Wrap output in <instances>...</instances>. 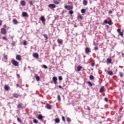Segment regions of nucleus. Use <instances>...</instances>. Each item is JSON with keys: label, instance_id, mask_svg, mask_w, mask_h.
Wrapping results in <instances>:
<instances>
[{"label": "nucleus", "instance_id": "1", "mask_svg": "<svg viewBox=\"0 0 124 124\" xmlns=\"http://www.w3.org/2000/svg\"><path fill=\"white\" fill-rule=\"evenodd\" d=\"M64 8H65V9H67V10H72V9H73V6L72 5H65L64 6Z\"/></svg>", "mask_w": 124, "mask_h": 124}, {"label": "nucleus", "instance_id": "2", "mask_svg": "<svg viewBox=\"0 0 124 124\" xmlns=\"http://www.w3.org/2000/svg\"><path fill=\"white\" fill-rule=\"evenodd\" d=\"M12 63L15 66H19V62L15 60H12Z\"/></svg>", "mask_w": 124, "mask_h": 124}, {"label": "nucleus", "instance_id": "3", "mask_svg": "<svg viewBox=\"0 0 124 124\" xmlns=\"http://www.w3.org/2000/svg\"><path fill=\"white\" fill-rule=\"evenodd\" d=\"M40 20L42 21V22L43 24H44V25H45L46 19H45V17H44V16H41L40 18Z\"/></svg>", "mask_w": 124, "mask_h": 124}, {"label": "nucleus", "instance_id": "4", "mask_svg": "<svg viewBox=\"0 0 124 124\" xmlns=\"http://www.w3.org/2000/svg\"><path fill=\"white\" fill-rule=\"evenodd\" d=\"M91 48H90V47H86L85 48V53L86 54H90V53H91Z\"/></svg>", "mask_w": 124, "mask_h": 124}, {"label": "nucleus", "instance_id": "5", "mask_svg": "<svg viewBox=\"0 0 124 124\" xmlns=\"http://www.w3.org/2000/svg\"><path fill=\"white\" fill-rule=\"evenodd\" d=\"M57 42L59 44H60V45H62L63 41L62 39H58Z\"/></svg>", "mask_w": 124, "mask_h": 124}, {"label": "nucleus", "instance_id": "6", "mask_svg": "<svg viewBox=\"0 0 124 124\" xmlns=\"http://www.w3.org/2000/svg\"><path fill=\"white\" fill-rule=\"evenodd\" d=\"M58 80V78H57L56 77H54L52 78V81L54 82V84L55 85H57V81Z\"/></svg>", "mask_w": 124, "mask_h": 124}, {"label": "nucleus", "instance_id": "7", "mask_svg": "<svg viewBox=\"0 0 124 124\" xmlns=\"http://www.w3.org/2000/svg\"><path fill=\"white\" fill-rule=\"evenodd\" d=\"M48 7H49V8H56V5L55 4H49Z\"/></svg>", "mask_w": 124, "mask_h": 124}, {"label": "nucleus", "instance_id": "8", "mask_svg": "<svg viewBox=\"0 0 124 124\" xmlns=\"http://www.w3.org/2000/svg\"><path fill=\"white\" fill-rule=\"evenodd\" d=\"M1 32L2 34H6V30L4 28H1Z\"/></svg>", "mask_w": 124, "mask_h": 124}, {"label": "nucleus", "instance_id": "9", "mask_svg": "<svg viewBox=\"0 0 124 124\" xmlns=\"http://www.w3.org/2000/svg\"><path fill=\"white\" fill-rule=\"evenodd\" d=\"M33 57L35 59H38V58H39V55L37 53H35L33 54Z\"/></svg>", "mask_w": 124, "mask_h": 124}, {"label": "nucleus", "instance_id": "10", "mask_svg": "<svg viewBox=\"0 0 124 124\" xmlns=\"http://www.w3.org/2000/svg\"><path fill=\"white\" fill-rule=\"evenodd\" d=\"M22 16L23 17H29V15H28V13L23 12H22Z\"/></svg>", "mask_w": 124, "mask_h": 124}, {"label": "nucleus", "instance_id": "11", "mask_svg": "<svg viewBox=\"0 0 124 124\" xmlns=\"http://www.w3.org/2000/svg\"><path fill=\"white\" fill-rule=\"evenodd\" d=\"M16 59L17 61H21V60H22V58L21 57V55H17L16 56Z\"/></svg>", "mask_w": 124, "mask_h": 124}, {"label": "nucleus", "instance_id": "12", "mask_svg": "<svg viewBox=\"0 0 124 124\" xmlns=\"http://www.w3.org/2000/svg\"><path fill=\"white\" fill-rule=\"evenodd\" d=\"M38 119L40 120V121H43V116L41 114H39L38 116Z\"/></svg>", "mask_w": 124, "mask_h": 124}, {"label": "nucleus", "instance_id": "13", "mask_svg": "<svg viewBox=\"0 0 124 124\" xmlns=\"http://www.w3.org/2000/svg\"><path fill=\"white\" fill-rule=\"evenodd\" d=\"M24 106V104H23L21 103H19L18 105H17V108H22Z\"/></svg>", "mask_w": 124, "mask_h": 124}, {"label": "nucleus", "instance_id": "14", "mask_svg": "<svg viewBox=\"0 0 124 124\" xmlns=\"http://www.w3.org/2000/svg\"><path fill=\"white\" fill-rule=\"evenodd\" d=\"M13 23L14 24V25H17V24H18V21L17 19L14 18L13 19Z\"/></svg>", "mask_w": 124, "mask_h": 124}, {"label": "nucleus", "instance_id": "15", "mask_svg": "<svg viewBox=\"0 0 124 124\" xmlns=\"http://www.w3.org/2000/svg\"><path fill=\"white\" fill-rule=\"evenodd\" d=\"M13 95L14 97H16V98H18V97H19V94L17 93H14Z\"/></svg>", "mask_w": 124, "mask_h": 124}, {"label": "nucleus", "instance_id": "16", "mask_svg": "<svg viewBox=\"0 0 124 124\" xmlns=\"http://www.w3.org/2000/svg\"><path fill=\"white\" fill-rule=\"evenodd\" d=\"M53 2L55 4H60V0H53Z\"/></svg>", "mask_w": 124, "mask_h": 124}, {"label": "nucleus", "instance_id": "17", "mask_svg": "<svg viewBox=\"0 0 124 124\" xmlns=\"http://www.w3.org/2000/svg\"><path fill=\"white\" fill-rule=\"evenodd\" d=\"M83 5H87L88 4V0H83Z\"/></svg>", "mask_w": 124, "mask_h": 124}, {"label": "nucleus", "instance_id": "18", "mask_svg": "<svg viewBox=\"0 0 124 124\" xmlns=\"http://www.w3.org/2000/svg\"><path fill=\"white\" fill-rule=\"evenodd\" d=\"M20 4L21 5H22V6H25V5H26V2H25L24 0H22L20 2Z\"/></svg>", "mask_w": 124, "mask_h": 124}, {"label": "nucleus", "instance_id": "19", "mask_svg": "<svg viewBox=\"0 0 124 124\" xmlns=\"http://www.w3.org/2000/svg\"><path fill=\"white\" fill-rule=\"evenodd\" d=\"M104 92V87L102 86L100 89V93H103Z\"/></svg>", "mask_w": 124, "mask_h": 124}, {"label": "nucleus", "instance_id": "20", "mask_svg": "<svg viewBox=\"0 0 124 124\" xmlns=\"http://www.w3.org/2000/svg\"><path fill=\"white\" fill-rule=\"evenodd\" d=\"M111 62H112V59H111L110 58H108L107 59V63H111Z\"/></svg>", "mask_w": 124, "mask_h": 124}, {"label": "nucleus", "instance_id": "21", "mask_svg": "<svg viewBox=\"0 0 124 124\" xmlns=\"http://www.w3.org/2000/svg\"><path fill=\"white\" fill-rule=\"evenodd\" d=\"M77 69L78 71H81V69H82V66L80 65H79L77 67Z\"/></svg>", "mask_w": 124, "mask_h": 124}, {"label": "nucleus", "instance_id": "22", "mask_svg": "<svg viewBox=\"0 0 124 124\" xmlns=\"http://www.w3.org/2000/svg\"><path fill=\"white\" fill-rule=\"evenodd\" d=\"M55 122L56 124H59V123H60V119L56 118L55 120Z\"/></svg>", "mask_w": 124, "mask_h": 124}, {"label": "nucleus", "instance_id": "23", "mask_svg": "<svg viewBox=\"0 0 124 124\" xmlns=\"http://www.w3.org/2000/svg\"><path fill=\"white\" fill-rule=\"evenodd\" d=\"M46 108L47 109H52V107L51 106V105L47 104L46 105Z\"/></svg>", "mask_w": 124, "mask_h": 124}, {"label": "nucleus", "instance_id": "24", "mask_svg": "<svg viewBox=\"0 0 124 124\" xmlns=\"http://www.w3.org/2000/svg\"><path fill=\"white\" fill-rule=\"evenodd\" d=\"M17 121L18 122V123H20V124H21L22 120L20 118L17 117Z\"/></svg>", "mask_w": 124, "mask_h": 124}, {"label": "nucleus", "instance_id": "25", "mask_svg": "<svg viewBox=\"0 0 124 124\" xmlns=\"http://www.w3.org/2000/svg\"><path fill=\"white\" fill-rule=\"evenodd\" d=\"M87 83L89 87H93V84L92 83V82H91L90 81H88Z\"/></svg>", "mask_w": 124, "mask_h": 124}, {"label": "nucleus", "instance_id": "26", "mask_svg": "<svg viewBox=\"0 0 124 124\" xmlns=\"http://www.w3.org/2000/svg\"><path fill=\"white\" fill-rule=\"evenodd\" d=\"M108 24L109 25V26H112L113 25V23L112 22V20H109L108 21Z\"/></svg>", "mask_w": 124, "mask_h": 124}, {"label": "nucleus", "instance_id": "27", "mask_svg": "<svg viewBox=\"0 0 124 124\" xmlns=\"http://www.w3.org/2000/svg\"><path fill=\"white\" fill-rule=\"evenodd\" d=\"M4 89L6 91H8V90H9V87L7 85H6L4 86Z\"/></svg>", "mask_w": 124, "mask_h": 124}, {"label": "nucleus", "instance_id": "28", "mask_svg": "<svg viewBox=\"0 0 124 124\" xmlns=\"http://www.w3.org/2000/svg\"><path fill=\"white\" fill-rule=\"evenodd\" d=\"M90 80H93V79H94V77H93V75H91L89 77Z\"/></svg>", "mask_w": 124, "mask_h": 124}, {"label": "nucleus", "instance_id": "29", "mask_svg": "<svg viewBox=\"0 0 124 124\" xmlns=\"http://www.w3.org/2000/svg\"><path fill=\"white\" fill-rule=\"evenodd\" d=\"M36 79L37 80V82H39V81H40V78L39 76H36Z\"/></svg>", "mask_w": 124, "mask_h": 124}, {"label": "nucleus", "instance_id": "30", "mask_svg": "<svg viewBox=\"0 0 124 124\" xmlns=\"http://www.w3.org/2000/svg\"><path fill=\"white\" fill-rule=\"evenodd\" d=\"M42 67L43 68H45V69H47L48 68V67L46 65H43Z\"/></svg>", "mask_w": 124, "mask_h": 124}, {"label": "nucleus", "instance_id": "31", "mask_svg": "<svg viewBox=\"0 0 124 124\" xmlns=\"http://www.w3.org/2000/svg\"><path fill=\"white\" fill-rule=\"evenodd\" d=\"M81 13H86V9H82L81 10Z\"/></svg>", "mask_w": 124, "mask_h": 124}, {"label": "nucleus", "instance_id": "32", "mask_svg": "<svg viewBox=\"0 0 124 124\" xmlns=\"http://www.w3.org/2000/svg\"><path fill=\"white\" fill-rule=\"evenodd\" d=\"M124 73H123V72H120V77L123 78V77H124Z\"/></svg>", "mask_w": 124, "mask_h": 124}, {"label": "nucleus", "instance_id": "33", "mask_svg": "<svg viewBox=\"0 0 124 124\" xmlns=\"http://www.w3.org/2000/svg\"><path fill=\"white\" fill-rule=\"evenodd\" d=\"M57 99L58 101H61V96L60 95H58Z\"/></svg>", "mask_w": 124, "mask_h": 124}, {"label": "nucleus", "instance_id": "34", "mask_svg": "<svg viewBox=\"0 0 124 124\" xmlns=\"http://www.w3.org/2000/svg\"><path fill=\"white\" fill-rule=\"evenodd\" d=\"M43 36L46 38V39H48V35L46 34H44Z\"/></svg>", "mask_w": 124, "mask_h": 124}, {"label": "nucleus", "instance_id": "35", "mask_svg": "<svg viewBox=\"0 0 124 124\" xmlns=\"http://www.w3.org/2000/svg\"><path fill=\"white\" fill-rule=\"evenodd\" d=\"M108 75H111V76H112V75H113V72H112V71H108Z\"/></svg>", "mask_w": 124, "mask_h": 124}, {"label": "nucleus", "instance_id": "36", "mask_svg": "<svg viewBox=\"0 0 124 124\" xmlns=\"http://www.w3.org/2000/svg\"><path fill=\"white\" fill-rule=\"evenodd\" d=\"M69 14H70V15H72V14H73V11H72V10H70L69 12Z\"/></svg>", "mask_w": 124, "mask_h": 124}, {"label": "nucleus", "instance_id": "37", "mask_svg": "<svg viewBox=\"0 0 124 124\" xmlns=\"http://www.w3.org/2000/svg\"><path fill=\"white\" fill-rule=\"evenodd\" d=\"M33 122L34 124H37L38 123V121L36 119H34Z\"/></svg>", "mask_w": 124, "mask_h": 124}, {"label": "nucleus", "instance_id": "38", "mask_svg": "<svg viewBox=\"0 0 124 124\" xmlns=\"http://www.w3.org/2000/svg\"><path fill=\"white\" fill-rule=\"evenodd\" d=\"M67 122H68V123H70V122H71V119H70V118H67Z\"/></svg>", "mask_w": 124, "mask_h": 124}, {"label": "nucleus", "instance_id": "39", "mask_svg": "<svg viewBox=\"0 0 124 124\" xmlns=\"http://www.w3.org/2000/svg\"><path fill=\"white\" fill-rule=\"evenodd\" d=\"M15 44H16V42L15 41L12 42V46H13V47H14V46H15Z\"/></svg>", "mask_w": 124, "mask_h": 124}, {"label": "nucleus", "instance_id": "40", "mask_svg": "<svg viewBox=\"0 0 124 124\" xmlns=\"http://www.w3.org/2000/svg\"><path fill=\"white\" fill-rule=\"evenodd\" d=\"M78 19H82L83 18V16L81 15H79V16H78Z\"/></svg>", "mask_w": 124, "mask_h": 124}, {"label": "nucleus", "instance_id": "41", "mask_svg": "<svg viewBox=\"0 0 124 124\" xmlns=\"http://www.w3.org/2000/svg\"><path fill=\"white\" fill-rule=\"evenodd\" d=\"M29 3L30 5H33V2H32V0H30Z\"/></svg>", "mask_w": 124, "mask_h": 124}, {"label": "nucleus", "instance_id": "42", "mask_svg": "<svg viewBox=\"0 0 124 124\" xmlns=\"http://www.w3.org/2000/svg\"><path fill=\"white\" fill-rule=\"evenodd\" d=\"M2 39L3 40H5L6 41H7V38H6V37H2Z\"/></svg>", "mask_w": 124, "mask_h": 124}, {"label": "nucleus", "instance_id": "43", "mask_svg": "<svg viewBox=\"0 0 124 124\" xmlns=\"http://www.w3.org/2000/svg\"><path fill=\"white\" fill-rule=\"evenodd\" d=\"M119 34L120 35H121V36H122V37H124V34L123 33V32H122V31L119 32Z\"/></svg>", "mask_w": 124, "mask_h": 124}, {"label": "nucleus", "instance_id": "44", "mask_svg": "<svg viewBox=\"0 0 124 124\" xmlns=\"http://www.w3.org/2000/svg\"><path fill=\"white\" fill-rule=\"evenodd\" d=\"M59 79L60 80V81H62V77L59 76Z\"/></svg>", "mask_w": 124, "mask_h": 124}, {"label": "nucleus", "instance_id": "45", "mask_svg": "<svg viewBox=\"0 0 124 124\" xmlns=\"http://www.w3.org/2000/svg\"><path fill=\"white\" fill-rule=\"evenodd\" d=\"M104 23H105V24H108V21L107 19H105L104 21Z\"/></svg>", "mask_w": 124, "mask_h": 124}, {"label": "nucleus", "instance_id": "46", "mask_svg": "<svg viewBox=\"0 0 124 124\" xmlns=\"http://www.w3.org/2000/svg\"><path fill=\"white\" fill-rule=\"evenodd\" d=\"M3 57L5 60H7V56L6 55H4Z\"/></svg>", "mask_w": 124, "mask_h": 124}, {"label": "nucleus", "instance_id": "47", "mask_svg": "<svg viewBox=\"0 0 124 124\" xmlns=\"http://www.w3.org/2000/svg\"><path fill=\"white\" fill-rule=\"evenodd\" d=\"M23 45H27V41H23Z\"/></svg>", "mask_w": 124, "mask_h": 124}, {"label": "nucleus", "instance_id": "48", "mask_svg": "<svg viewBox=\"0 0 124 124\" xmlns=\"http://www.w3.org/2000/svg\"><path fill=\"white\" fill-rule=\"evenodd\" d=\"M104 100H105V101L107 102V101H108V98H107V97L105 98Z\"/></svg>", "mask_w": 124, "mask_h": 124}, {"label": "nucleus", "instance_id": "49", "mask_svg": "<svg viewBox=\"0 0 124 124\" xmlns=\"http://www.w3.org/2000/svg\"><path fill=\"white\" fill-rule=\"evenodd\" d=\"M62 120L63 122H65V118L63 116H62Z\"/></svg>", "mask_w": 124, "mask_h": 124}, {"label": "nucleus", "instance_id": "50", "mask_svg": "<svg viewBox=\"0 0 124 124\" xmlns=\"http://www.w3.org/2000/svg\"><path fill=\"white\" fill-rule=\"evenodd\" d=\"M117 32L119 33L120 32H121V29H117Z\"/></svg>", "mask_w": 124, "mask_h": 124}, {"label": "nucleus", "instance_id": "51", "mask_svg": "<svg viewBox=\"0 0 124 124\" xmlns=\"http://www.w3.org/2000/svg\"><path fill=\"white\" fill-rule=\"evenodd\" d=\"M91 65H92V66H93V67L94 66V62L92 63H91Z\"/></svg>", "mask_w": 124, "mask_h": 124}, {"label": "nucleus", "instance_id": "52", "mask_svg": "<svg viewBox=\"0 0 124 124\" xmlns=\"http://www.w3.org/2000/svg\"><path fill=\"white\" fill-rule=\"evenodd\" d=\"M1 25H2V21L0 20V26H1Z\"/></svg>", "mask_w": 124, "mask_h": 124}, {"label": "nucleus", "instance_id": "53", "mask_svg": "<svg viewBox=\"0 0 124 124\" xmlns=\"http://www.w3.org/2000/svg\"><path fill=\"white\" fill-rule=\"evenodd\" d=\"M16 76H17V78H20V75L17 74Z\"/></svg>", "mask_w": 124, "mask_h": 124}, {"label": "nucleus", "instance_id": "54", "mask_svg": "<svg viewBox=\"0 0 124 124\" xmlns=\"http://www.w3.org/2000/svg\"><path fill=\"white\" fill-rule=\"evenodd\" d=\"M95 50H98V47H95Z\"/></svg>", "mask_w": 124, "mask_h": 124}, {"label": "nucleus", "instance_id": "55", "mask_svg": "<svg viewBox=\"0 0 124 124\" xmlns=\"http://www.w3.org/2000/svg\"><path fill=\"white\" fill-rule=\"evenodd\" d=\"M58 87L60 89H62V87L61 85H59Z\"/></svg>", "mask_w": 124, "mask_h": 124}, {"label": "nucleus", "instance_id": "56", "mask_svg": "<svg viewBox=\"0 0 124 124\" xmlns=\"http://www.w3.org/2000/svg\"><path fill=\"white\" fill-rule=\"evenodd\" d=\"M109 13L112 14V11H111V10H109Z\"/></svg>", "mask_w": 124, "mask_h": 124}, {"label": "nucleus", "instance_id": "57", "mask_svg": "<svg viewBox=\"0 0 124 124\" xmlns=\"http://www.w3.org/2000/svg\"><path fill=\"white\" fill-rule=\"evenodd\" d=\"M88 110H89V111H90V110H91V108H88Z\"/></svg>", "mask_w": 124, "mask_h": 124}, {"label": "nucleus", "instance_id": "58", "mask_svg": "<svg viewBox=\"0 0 124 124\" xmlns=\"http://www.w3.org/2000/svg\"><path fill=\"white\" fill-rule=\"evenodd\" d=\"M16 87H19V84H16Z\"/></svg>", "mask_w": 124, "mask_h": 124}, {"label": "nucleus", "instance_id": "59", "mask_svg": "<svg viewBox=\"0 0 124 124\" xmlns=\"http://www.w3.org/2000/svg\"><path fill=\"white\" fill-rule=\"evenodd\" d=\"M4 28H6V25H4Z\"/></svg>", "mask_w": 124, "mask_h": 124}, {"label": "nucleus", "instance_id": "60", "mask_svg": "<svg viewBox=\"0 0 124 124\" xmlns=\"http://www.w3.org/2000/svg\"><path fill=\"white\" fill-rule=\"evenodd\" d=\"M28 68H29V69H31V67L30 66H28Z\"/></svg>", "mask_w": 124, "mask_h": 124}, {"label": "nucleus", "instance_id": "61", "mask_svg": "<svg viewBox=\"0 0 124 124\" xmlns=\"http://www.w3.org/2000/svg\"><path fill=\"white\" fill-rule=\"evenodd\" d=\"M84 58H86V56H84Z\"/></svg>", "mask_w": 124, "mask_h": 124}, {"label": "nucleus", "instance_id": "62", "mask_svg": "<svg viewBox=\"0 0 124 124\" xmlns=\"http://www.w3.org/2000/svg\"><path fill=\"white\" fill-rule=\"evenodd\" d=\"M79 123H81V121H78Z\"/></svg>", "mask_w": 124, "mask_h": 124}, {"label": "nucleus", "instance_id": "63", "mask_svg": "<svg viewBox=\"0 0 124 124\" xmlns=\"http://www.w3.org/2000/svg\"><path fill=\"white\" fill-rule=\"evenodd\" d=\"M22 124H25V123H22Z\"/></svg>", "mask_w": 124, "mask_h": 124}, {"label": "nucleus", "instance_id": "64", "mask_svg": "<svg viewBox=\"0 0 124 124\" xmlns=\"http://www.w3.org/2000/svg\"><path fill=\"white\" fill-rule=\"evenodd\" d=\"M13 124H16V123H13Z\"/></svg>", "mask_w": 124, "mask_h": 124}]
</instances>
